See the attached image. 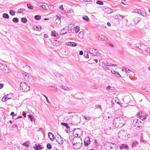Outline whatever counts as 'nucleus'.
I'll list each match as a JSON object with an SVG mask.
<instances>
[{
  "mask_svg": "<svg viewBox=\"0 0 150 150\" xmlns=\"http://www.w3.org/2000/svg\"><path fill=\"white\" fill-rule=\"evenodd\" d=\"M2 17L4 18L8 19L9 18V16L7 13H4L3 14Z\"/></svg>",
  "mask_w": 150,
  "mask_h": 150,
  "instance_id": "23",
  "label": "nucleus"
},
{
  "mask_svg": "<svg viewBox=\"0 0 150 150\" xmlns=\"http://www.w3.org/2000/svg\"><path fill=\"white\" fill-rule=\"evenodd\" d=\"M132 126L135 127L138 130L140 129V128L142 126V122L140 120L135 119L132 123Z\"/></svg>",
  "mask_w": 150,
  "mask_h": 150,
  "instance_id": "2",
  "label": "nucleus"
},
{
  "mask_svg": "<svg viewBox=\"0 0 150 150\" xmlns=\"http://www.w3.org/2000/svg\"><path fill=\"white\" fill-rule=\"evenodd\" d=\"M21 20V22L24 23H26L27 21V20L26 18H22Z\"/></svg>",
  "mask_w": 150,
  "mask_h": 150,
  "instance_id": "34",
  "label": "nucleus"
},
{
  "mask_svg": "<svg viewBox=\"0 0 150 150\" xmlns=\"http://www.w3.org/2000/svg\"><path fill=\"white\" fill-rule=\"evenodd\" d=\"M54 76H56L57 78H58L59 79V78L60 77V76H61V74H58L57 73L55 72L54 73Z\"/></svg>",
  "mask_w": 150,
  "mask_h": 150,
  "instance_id": "42",
  "label": "nucleus"
},
{
  "mask_svg": "<svg viewBox=\"0 0 150 150\" xmlns=\"http://www.w3.org/2000/svg\"><path fill=\"white\" fill-rule=\"evenodd\" d=\"M28 117L30 119L31 121L32 122H35V120L33 115H31L30 114V115H28Z\"/></svg>",
  "mask_w": 150,
  "mask_h": 150,
  "instance_id": "19",
  "label": "nucleus"
},
{
  "mask_svg": "<svg viewBox=\"0 0 150 150\" xmlns=\"http://www.w3.org/2000/svg\"><path fill=\"white\" fill-rule=\"evenodd\" d=\"M35 146L33 147L35 150H41L42 149H43L42 147V145L40 144H35Z\"/></svg>",
  "mask_w": 150,
  "mask_h": 150,
  "instance_id": "8",
  "label": "nucleus"
},
{
  "mask_svg": "<svg viewBox=\"0 0 150 150\" xmlns=\"http://www.w3.org/2000/svg\"><path fill=\"white\" fill-rule=\"evenodd\" d=\"M108 66H112L114 67H117V65L116 64L110 63L108 64Z\"/></svg>",
  "mask_w": 150,
  "mask_h": 150,
  "instance_id": "54",
  "label": "nucleus"
},
{
  "mask_svg": "<svg viewBox=\"0 0 150 150\" xmlns=\"http://www.w3.org/2000/svg\"><path fill=\"white\" fill-rule=\"evenodd\" d=\"M80 29V27L79 26H76V33H78Z\"/></svg>",
  "mask_w": 150,
  "mask_h": 150,
  "instance_id": "40",
  "label": "nucleus"
},
{
  "mask_svg": "<svg viewBox=\"0 0 150 150\" xmlns=\"http://www.w3.org/2000/svg\"><path fill=\"white\" fill-rule=\"evenodd\" d=\"M119 16H117V17L115 18L114 19V21L115 22H116L117 24H119L120 23V21L119 19H118Z\"/></svg>",
  "mask_w": 150,
  "mask_h": 150,
  "instance_id": "30",
  "label": "nucleus"
},
{
  "mask_svg": "<svg viewBox=\"0 0 150 150\" xmlns=\"http://www.w3.org/2000/svg\"><path fill=\"white\" fill-rule=\"evenodd\" d=\"M11 98L8 97L6 96H4L2 99V101L3 102H4L6 101L8 99H10Z\"/></svg>",
  "mask_w": 150,
  "mask_h": 150,
  "instance_id": "20",
  "label": "nucleus"
},
{
  "mask_svg": "<svg viewBox=\"0 0 150 150\" xmlns=\"http://www.w3.org/2000/svg\"><path fill=\"white\" fill-rule=\"evenodd\" d=\"M76 135L77 136V137H81L82 135L83 131L81 129L79 128H76Z\"/></svg>",
  "mask_w": 150,
  "mask_h": 150,
  "instance_id": "6",
  "label": "nucleus"
},
{
  "mask_svg": "<svg viewBox=\"0 0 150 150\" xmlns=\"http://www.w3.org/2000/svg\"><path fill=\"white\" fill-rule=\"evenodd\" d=\"M12 150H20V149L18 146L14 145L12 147Z\"/></svg>",
  "mask_w": 150,
  "mask_h": 150,
  "instance_id": "35",
  "label": "nucleus"
},
{
  "mask_svg": "<svg viewBox=\"0 0 150 150\" xmlns=\"http://www.w3.org/2000/svg\"><path fill=\"white\" fill-rule=\"evenodd\" d=\"M90 138L89 137H87L84 140V145L85 146H88L91 143Z\"/></svg>",
  "mask_w": 150,
  "mask_h": 150,
  "instance_id": "5",
  "label": "nucleus"
},
{
  "mask_svg": "<svg viewBox=\"0 0 150 150\" xmlns=\"http://www.w3.org/2000/svg\"><path fill=\"white\" fill-rule=\"evenodd\" d=\"M30 143V142L28 141H27L26 142L24 143L23 144V145L24 146L26 147H29V144Z\"/></svg>",
  "mask_w": 150,
  "mask_h": 150,
  "instance_id": "28",
  "label": "nucleus"
},
{
  "mask_svg": "<svg viewBox=\"0 0 150 150\" xmlns=\"http://www.w3.org/2000/svg\"><path fill=\"white\" fill-rule=\"evenodd\" d=\"M82 18L83 20H85L86 21H89V19L88 17L87 16H84L82 17Z\"/></svg>",
  "mask_w": 150,
  "mask_h": 150,
  "instance_id": "26",
  "label": "nucleus"
},
{
  "mask_svg": "<svg viewBox=\"0 0 150 150\" xmlns=\"http://www.w3.org/2000/svg\"><path fill=\"white\" fill-rule=\"evenodd\" d=\"M28 78V81L30 82H33L34 81L33 78L31 76H27L26 75L25 76V79H27V78Z\"/></svg>",
  "mask_w": 150,
  "mask_h": 150,
  "instance_id": "10",
  "label": "nucleus"
},
{
  "mask_svg": "<svg viewBox=\"0 0 150 150\" xmlns=\"http://www.w3.org/2000/svg\"><path fill=\"white\" fill-rule=\"evenodd\" d=\"M136 115L137 117L139 118L142 120H145L147 117L148 116L147 114L145 115L143 113H140V112H138Z\"/></svg>",
  "mask_w": 150,
  "mask_h": 150,
  "instance_id": "4",
  "label": "nucleus"
},
{
  "mask_svg": "<svg viewBox=\"0 0 150 150\" xmlns=\"http://www.w3.org/2000/svg\"><path fill=\"white\" fill-rule=\"evenodd\" d=\"M48 136L51 141H53L55 138L54 135L51 132H49L48 134Z\"/></svg>",
  "mask_w": 150,
  "mask_h": 150,
  "instance_id": "12",
  "label": "nucleus"
},
{
  "mask_svg": "<svg viewBox=\"0 0 150 150\" xmlns=\"http://www.w3.org/2000/svg\"><path fill=\"white\" fill-rule=\"evenodd\" d=\"M96 3L97 4L101 5H102L103 4V2L101 1H97L96 2Z\"/></svg>",
  "mask_w": 150,
  "mask_h": 150,
  "instance_id": "38",
  "label": "nucleus"
},
{
  "mask_svg": "<svg viewBox=\"0 0 150 150\" xmlns=\"http://www.w3.org/2000/svg\"><path fill=\"white\" fill-rule=\"evenodd\" d=\"M59 137L60 139L61 140L60 142H59L58 139H56V141L58 143L60 144H62L63 143V139L60 135L59 134H58Z\"/></svg>",
  "mask_w": 150,
  "mask_h": 150,
  "instance_id": "16",
  "label": "nucleus"
},
{
  "mask_svg": "<svg viewBox=\"0 0 150 150\" xmlns=\"http://www.w3.org/2000/svg\"><path fill=\"white\" fill-rule=\"evenodd\" d=\"M69 139H70V141L72 143L73 145H75V142L74 141V138H73L72 136H70L69 137Z\"/></svg>",
  "mask_w": 150,
  "mask_h": 150,
  "instance_id": "18",
  "label": "nucleus"
},
{
  "mask_svg": "<svg viewBox=\"0 0 150 150\" xmlns=\"http://www.w3.org/2000/svg\"><path fill=\"white\" fill-rule=\"evenodd\" d=\"M138 142L136 141H134L133 142L132 144V146L133 148L136 146V145L138 144Z\"/></svg>",
  "mask_w": 150,
  "mask_h": 150,
  "instance_id": "33",
  "label": "nucleus"
},
{
  "mask_svg": "<svg viewBox=\"0 0 150 150\" xmlns=\"http://www.w3.org/2000/svg\"><path fill=\"white\" fill-rule=\"evenodd\" d=\"M79 55H82L83 54V52L82 50H81L80 51L79 53Z\"/></svg>",
  "mask_w": 150,
  "mask_h": 150,
  "instance_id": "64",
  "label": "nucleus"
},
{
  "mask_svg": "<svg viewBox=\"0 0 150 150\" xmlns=\"http://www.w3.org/2000/svg\"><path fill=\"white\" fill-rule=\"evenodd\" d=\"M15 11H14L11 10L9 11L10 14L12 16H14L15 14Z\"/></svg>",
  "mask_w": 150,
  "mask_h": 150,
  "instance_id": "41",
  "label": "nucleus"
},
{
  "mask_svg": "<svg viewBox=\"0 0 150 150\" xmlns=\"http://www.w3.org/2000/svg\"><path fill=\"white\" fill-rule=\"evenodd\" d=\"M27 86V84L26 83L24 82H21L20 83V89L22 91L27 92L30 90V88L29 86L25 87Z\"/></svg>",
  "mask_w": 150,
  "mask_h": 150,
  "instance_id": "3",
  "label": "nucleus"
},
{
  "mask_svg": "<svg viewBox=\"0 0 150 150\" xmlns=\"http://www.w3.org/2000/svg\"><path fill=\"white\" fill-rule=\"evenodd\" d=\"M140 141L141 142H144V140L143 139V137L142 136H141L140 138Z\"/></svg>",
  "mask_w": 150,
  "mask_h": 150,
  "instance_id": "56",
  "label": "nucleus"
},
{
  "mask_svg": "<svg viewBox=\"0 0 150 150\" xmlns=\"http://www.w3.org/2000/svg\"><path fill=\"white\" fill-rule=\"evenodd\" d=\"M84 35V32L82 31L80 32L78 34V37L80 38H82Z\"/></svg>",
  "mask_w": 150,
  "mask_h": 150,
  "instance_id": "21",
  "label": "nucleus"
},
{
  "mask_svg": "<svg viewBox=\"0 0 150 150\" xmlns=\"http://www.w3.org/2000/svg\"><path fill=\"white\" fill-rule=\"evenodd\" d=\"M12 21L15 23H18L19 21L18 19L16 17H15L13 18Z\"/></svg>",
  "mask_w": 150,
  "mask_h": 150,
  "instance_id": "32",
  "label": "nucleus"
},
{
  "mask_svg": "<svg viewBox=\"0 0 150 150\" xmlns=\"http://www.w3.org/2000/svg\"><path fill=\"white\" fill-rule=\"evenodd\" d=\"M125 123L124 118L122 117H116L114 118L113 125L117 128H119L123 127Z\"/></svg>",
  "mask_w": 150,
  "mask_h": 150,
  "instance_id": "1",
  "label": "nucleus"
},
{
  "mask_svg": "<svg viewBox=\"0 0 150 150\" xmlns=\"http://www.w3.org/2000/svg\"><path fill=\"white\" fill-rule=\"evenodd\" d=\"M90 88H91L96 89L98 88V87L96 85H95L91 86V87H90Z\"/></svg>",
  "mask_w": 150,
  "mask_h": 150,
  "instance_id": "51",
  "label": "nucleus"
},
{
  "mask_svg": "<svg viewBox=\"0 0 150 150\" xmlns=\"http://www.w3.org/2000/svg\"><path fill=\"white\" fill-rule=\"evenodd\" d=\"M26 112H25V111H23V115L24 117H26Z\"/></svg>",
  "mask_w": 150,
  "mask_h": 150,
  "instance_id": "61",
  "label": "nucleus"
},
{
  "mask_svg": "<svg viewBox=\"0 0 150 150\" xmlns=\"http://www.w3.org/2000/svg\"><path fill=\"white\" fill-rule=\"evenodd\" d=\"M42 3H43L41 2V3H38L37 4V5L39 6L40 7H41V6H42V5L41 4Z\"/></svg>",
  "mask_w": 150,
  "mask_h": 150,
  "instance_id": "63",
  "label": "nucleus"
},
{
  "mask_svg": "<svg viewBox=\"0 0 150 150\" xmlns=\"http://www.w3.org/2000/svg\"><path fill=\"white\" fill-rule=\"evenodd\" d=\"M59 8L61 10L64 11V8H63V6L62 5L60 6Z\"/></svg>",
  "mask_w": 150,
  "mask_h": 150,
  "instance_id": "59",
  "label": "nucleus"
},
{
  "mask_svg": "<svg viewBox=\"0 0 150 150\" xmlns=\"http://www.w3.org/2000/svg\"><path fill=\"white\" fill-rule=\"evenodd\" d=\"M115 105V104L114 103L113 100H111L109 101V102L107 103V106L110 108L113 107Z\"/></svg>",
  "mask_w": 150,
  "mask_h": 150,
  "instance_id": "11",
  "label": "nucleus"
},
{
  "mask_svg": "<svg viewBox=\"0 0 150 150\" xmlns=\"http://www.w3.org/2000/svg\"><path fill=\"white\" fill-rule=\"evenodd\" d=\"M83 117H84V118L85 119V120H87V121H88V120H90L89 117H87L85 116H84Z\"/></svg>",
  "mask_w": 150,
  "mask_h": 150,
  "instance_id": "53",
  "label": "nucleus"
},
{
  "mask_svg": "<svg viewBox=\"0 0 150 150\" xmlns=\"http://www.w3.org/2000/svg\"><path fill=\"white\" fill-rule=\"evenodd\" d=\"M59 80H60L61 81L62 83L65 82L66 79L61 74V76L58 79Z\"/></svg>",
  "mask_w": 150,
  "mask_h": 150,
  "instance_id": "17",
  "label": "nucleus"
},
{
  "mask_svg": "<svg viewBox=\"0 0 150 150\" xmlns=\"http://www.w3.org/2000/svg\"><path fill=\"white\" fill-rule=\"evenodd\" d=\"M106 10L107 13L108 14L111 13L113 12V10L110 8H107L106 9Z\"/></svg>",
  "mask_w": 150,
  "mask_h": 150,
  "instance_id": "27",
  "label": "nucleus"
},
{
  "mask_svg": "<svg viewBox=\"0 0 150 150\" xmlns=\"http://www.w3.org/2000/svg\"><path fill=\"white\" fill-rule=\"evenodd\" d=\"M67 45L72 47H75V43L74 42H69L67 43Z\"/></svg>",
  "mask_w": 150,
  "mask_h": 150,
  "instance_id": "22",
  "label": "nucleus"
},
{
  "mask_svg": "<svg viewBox=\"0 0 150 150\" xmlns=\"http://www.w3.org/2000/svg\"><path fill=\"white\" fill-rule=\"evenodd\" d=\"M98 38H99L100 39H99V40H104V41H106L108 40V38H107L106 37L103 36V35H101L100 36H99L98 37Z\"/></svg>",
  "mask_w": 150,
  "mask_h": 150,
  "instance_id": "13",
  "label": "nucleus"
},
{
  "mask_svg": "<svg viewBox=\"0 0 150 150\" xmlns=\"http://www.w3.org/2000/svg\"><path fill=\"white\" fill-rule=\"evenodd\" d=\"M41 7H42L43 9H45L46 10V5H42L41 6Z\"/></svg>",
  "mask_w": 150,
  "mask_h": 150,
  "instance_id": "57",
  "label": "nucleus"
},
{
  "mask_svg": "<svg viewBox=\"0 0 150 150\" xmlns=\"http://www.w3.org/2000/svg\"><path fill=\"white\" fill-rule=\"evenodd\" d=\"M43 95V96L45 97V98H46V100H47V102L48 103H50L49 101V100H48V98H47V97L46 96H45V95Z\"/></svg>",
  "mask_w": 150,
  "mask_h": 150,
  "instance_id": "58",
  "label": "nucleus"
},
{
  "mask_svg": "<svg viewBox=\"0 0 150 150\" xmlns=\"http://www.w3.org/2000/svg\"><path fill=\"white\" fill-rule=\"evenodd\" d=\"M76 140L79 141V142H78L79 144H82V140L81 138L80 137H77L76 136Z\"/></svg>",
  "mask_w": 150,
  "mask_h": 150,
  "instance_id": "24",
  "label": "nucleus"
},
{
  "mask_svg": "<svg viewBox=\"0 0 150 150\" xmlns=\"http://www.w3.org/2000/svg\"><path fill=\"white\" fill-rule=\"evenodd\" d=\"M141 10L139 9H136L135 10V12L139 14H140Z\"/></svg>",
  "mask_w": 150,
  "mask_h": 150,
  "instance_id": "49",
  "label": "nucleus"
},
{
  "mask_svg": "<svg viewBox=\"0 0 150 150\" xmlns=\"http://www.w3.org/2000/svg\"><path fill=\"white\" fill-rule=\"evenodd\" d=\"M84 57V58L88 59L89 58V56L88 54V52H84V54L83 55Z\"/></svg>",
  "mask_w": 150,
  "mask_h": 150,
  "instance_id": "43",
  "label": "nucleus"
},
{
  "mask_svg": "<svg viewBox=\"0 0 150 150\" xmlns=\"http://www.w3.org/2000/svg\"><path fill=\"white\" fill-rule=\"evenodd\" d=\"M140 14H141V15L145 16H146V14L143 11H141L140 13Z\"/></svg>",
  "mask_w": 150,
  "mask_h": 150,
  "instance_id": "47",
  "label": "nucleus"
},
{
  "mask_svg": "<svg viewBox=\"0 0 150 150\" xmlns=\"http://www.w3.org/2000/svg\"><path fill=\"white\" fill-rule=\"evenodd\" d=\"M102 67H104L106 70L109 69V68L107 67V66H108V63L107 61H105V62H102Z\"/></svg>",
  "mask_w": 150,
  "mask_h": 150,
  "instance_id": "9",
  "label": "nucleus"
},
{
  "mask_svg": "<svg viewBox=\"0 0 150 150\" xmlns=\"http://www.w3.org/2000/svg\"><path fill=\"white\" fill-rule=\"evenodd\" d=\"M144 50H145V51H146V52L147 53L150 54V49H149V47H146V49Z\"/></svg>",
  "mask_w": 150,
  "mask_h": 150,
  "instance_id": "46",
  "label": "nucleus"
},
{
  "mask_svg": "<svg viewBox=\"0 0 150 150\" xmlns=\"http://www.w3.org/2000/svg\"><path fill=\"white\" fill-rule=\"evenodd\" d=\"M106 90L107 91H109L110 90H115V88L113 87H112L110 86H108L107 87Z\"/></svg>",
  "mask_w": 150,
  "mask_h": 150,
  "instance_id": "29",
  "label": "nucleus"
},
{
  "mask_svg": "<svg viewBox=\"0 0 150 150\" xmlns=\"http://www.w3.org/2000/svg\"><path fill=\"white\" fill-rule=\"evenodd\" d=\"M3 68H4V69H2V70L5 73H8L10 71L9 68L7 66L4 65Z\"/></svg>",
  "mask_w": 150,
  "mask_h": 150,
  "instance_id": "14",
  "label": "nucleus"
},
{
  "mask_svg": "<svg viewBox=\"0 0 150 150\" xmlns=\"http://www.w3.org/2000/svg\"><path fill=\"white\" fill-rule=\"evenodd\" d=\"M61 22L60 19V18H57L55 21V23L57 24L58 23H60Z\"/></svg>",
  "mask_w": 150,
  "mask_h": 150,
  "instance_id": "39",
  "label": "nucleus"
},
{
  "mask_svg": "<svg viewBox=\"0 0 150 150\" xmlns=\"http://www.w3.org/2000/svg\"><path fill=\"white\" fill-rule=\"evenodd\" d=\"M4 65V64H2L1 63H0V69L1 70L4 69V68H3V67Z\"/></svg>",
  "mask_w": 150,
  "mask_h": 150,
  "instance_id": "52",
  "label": "nucleus"
},
{
  "mask_svg": "<svg viewBox=\"0 0 150 150\" xmlns=\"http://www.w3.org/2000/svg\"><path fill=\"white\" fill-rule=\"evenodd\" d=\"M39 25L38 26H35L33 27V29L34 30H37V31H39Z\"/></svg>",
  "mask_w": 150,
  "mask_h": 150,
  "instance_id": "44",
  "label": "nucleus"
},
{
  "mask_svg": "<svg viewBox=\"0 0 150 150\" xmlns=\"http://www.w3.org/2000/svg\"><path fill=\"white\" fill-rule=\"evenodd\" d=\"M46 5V10L50 11L54 8V6L51 4H49L46 3H44Z\"/></svg>",
  "mask_w": 150,
  "mask_h": 150,
  "instance_id": "7",
  "label": "nucleus"
},
{
  "mask_svg": "<svg viewBox=\"0 0 150 150\" xmlns=\"http://www.w3.org/2000/svg\"><path fill=\"white\" fill-rule=\"evenodd\" d=\"M34 18L36 20H39L41 18V16L40 15H35L34 16Z\"/></svg>",
  "mask_w": 150,
  "mask_h": 150,
  "instance_id": "36",
  "label": "nucleus"
},
{
  "mask_svg": "<svg viewBox=\"0 0 150 150\" xmlns=\"http://www.w3.org/2000/svg\"><path fill=\"white\" fill-rule=\"evenodd\" d=\"M61 125L65 127L67 129H69L70 127L68 126L67 123L65 122H62L61 123Z\"/></svg>",
  "mask_w": 150,
  "mask_h": 150,
  "instance_id": "25",
  "label": "nucleus"
},
{
  "mask_svg": "<svg viewBox=\"0 0 150 150\" xmlns=\"http://www.w3.org/2000/svg\"><path fill=\"white\" fill-rule=\"evenodd\" d=\"M67 32L65 31L64 28H63L60 32V34L62 35H64V34L66 33Z\"/></svg>",
  "mask_w": 150,
  "mask_h": 150,
  "instance_id": "31",
  "label": "nucleus"
},
{
  "mask_svg": "<svg viewBox=\"0 0 150 150\" xmlns=\"http://www.w3.org/2000/svg\"><path fill=\"white\" fill-rule=\"evenodd\" d=\"M28 8L30 9H33V6L31 5L30 4H28L27 5Z\"/></svg>",
  "mask_w": 150,
  "mask_h": 150,
  "instance_id": "37",
  "label": "nucleus"
},
{
  "mask_svg": "<svg viewBox=\"0 0 150 150\" xmlns=\"http://www.w3.org/2000/svg\"><path fill=\"white\" fill-rule=\"evenodd\" d=\"M47 147L48 149H52V146L50 144L48 143L47 145Z\"/></svg>",
  "mask_w": 150,
  "mask_h": 150,
  "instance_id": "45",
  "label": "nucleus"
},
{
  "mask_svg": "<svg viewBox=\"0 0 150 150\" xmlns=\"http://www.w3.org/2000/svg\"><path fill=\"white\" fill-rule=\"evenodd\" d=\"M52 36L53 37H55L56 36V33L55 31H52Z\"/></svg>",
  "mask_w": 150,
  "mask_h": 150,
  "instance_id": "48",
  "label": "nucleus"
},
{
  "mask_svg": "<svg viewBox=\"0 0 150 150\" xmlns=\"http://www.w3.org/2000/svg\"><path fill=\"white\" fill-rule=\"evenodd\" d=\"M4 86V84L2 83H0V89H2Z\"/></svg>",
  "mask_w": 150,
  "mask_h": 150,
  "instance_id": "62",
  "label": "nucleus"
},
{
  "mask_svg": "<svg viewBox=\"0 0 150 150\" xmlns=\"http://www.w3.org/2000/svg\"><path fill=\"white\" fill-rule=\"evenodd\" d=\"M119 148L121 150H122L123 149H126L128 148V146L127 144H122L119 146Z\"/></svg>",
  "mask_w": 150,
  "mask_h": 150,
  "instance_id": "15",
  "label": "nucleus"
},
{
  "mask_svg": "<svg viewBox=\"0 0 150 150\" xmlns=\"http://www.w3.org/2000/svg\"><path fill=\"white\" fill-rule=\"evenodd\" d=\"M116 76L118 77H121V76L120 75V74L118 72H117L116 74H115Z\"/></svg>",
  "mask_w": 150,
  "mask_h": 150,
  "instance_id": "55",
  "label": "nucleus"
},
{
  "mask_svg": "<svg viewBox=\"0 0 150 150\" xmlns=\"http://www.w3.org/2000/svg\"><path fill=\"white\" fill-rule=\"evenodd\" d=\"M25 11V9H24L23 8L19 9L18 10V12L19 13H21L22 12L21 11Z\"/></svg>",
  "mask_w": 150,
  "mask_h": 150,
  "instance_id": "50",
  "label": "nucleus"
},
{
  "mask_svg": "<svg viewBox=\"0 0 150 150\" xmlns=\"http://www.w3.org/2000/svg\"><path fill=\"white\" fill-rule=\"evenodd\" d=\"M100 53L98 52L97 51V52L95 53V55L98 56L100 55Z\"/></svg>",
  "mask_w": 150,
  "mask_h": 150,
  "instance_id": "60",
  "label": "nucleus"
}]
</instances>
